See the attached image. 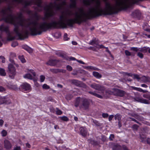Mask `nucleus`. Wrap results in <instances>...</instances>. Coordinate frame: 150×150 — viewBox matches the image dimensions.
Returning a JSON list of instances; mask_svg holds the SVG:
<instances>
[{
	"mask_svg": "<svg viewBox=\"0 0 150 150\" xmlns=\"http://www.w3.org/2000/svg\"><path fill=\"white\" fill-rule=\"evenodd\" d=\"M76 0H70L71 3L69 5H68L66 0H55L54 3L51 2L49 5L46 4L43 6L42 5L41 0H8V19H22L23 15L21 12L14 14L12 12L11 9L19 4L24 5V7L22 9V11L33 15V17L36 19H38V18L37 14L35 13L33 15V12L27 8L28 6L32 4H35L34 8L36 11H40L44 9L46 18L53 16L56 11H61L62 16L73 15L75 17V19L84 18L85 12L83 8H78L76 6Z\"/></svg>",
	"mask_w": 150,
	"mask_h": 150,
	"instance_id": "1",
	"label": "nucleus"
},
{
	"mask_svg": "<svg viewBox=\"0 0 150 150\" xmlns=\"http://www.w3.org/2000/svg\"><path fill=\"white\" fill-rule=\"evenodd\" d=\"M5 21L15 26L14 32L18 38L23 40L29 33L40 35L42 32L53 28H64L72 27L73 24L86 23L87 19H5Z\"/></svg>",
	"mask_w": 150,
	"mask_h": 150,
	"instance_id": "2",
	"label": "nucleus"
},
{
	"mask_svg": "<svg viewBox=\"0 0 150 150\" xmlns=\"http://www.w3.org/2000/svg\"><path fill=\"white\" fill-rule=\"evenodd\" d=\"M0 30L6 32L7 35V40L8 41L13 40L14 38L12 36V34L9 30L8 27L4 24L1 25L0 27Z\"/></svg>",
	"mask_w": 150,
	"mask_h": 150,
	"instance_id": "3",
	"label": "nucleus"
},
{
	"mask_svg": "<svg viewBox=\"0 0 150 150\" xmlns=\"http://www.w3.org/2000/svg\"><path fill=\"white\" fill-rule=\"evenodd\" d=\"M8 69L9 77L11 79H13L16 74L15 68L12 64H10L8 65Z\"/></svg>",
	"mask_w": 150,
	"mask_h": 150,
	"instance_id": "4",
	"label": "nucleus"
},
{
	"mask_svg": "<svg viewBox=\"0 0 150 150\" xmlns=\"http://www.w3.org/2000/svg\"><path fill=\"white\" fill-rule=\"evenodd\" d=\"M36 74L33 70H30L28 71V73L25 74L23 77L25 79L32 80L35 76Z\"/></svg>",
	"mask_w": 150,
	"mask_h": 150,
	"instance_id": "5",
	"label": "nucleus"
},
{
	"mask_svg": "<svg viewBox=\"0 0 150 150\" xmlns=\"http://www.w3.org/2000/svg\"><path fill=\"white\" fill-rule=\"evenodd\" d=\"M20 88L24 92H28L31 90L30 85L27 83H23L21 85Z\"/></svg>",
	"mask_w": 150,
	"mask_h": 150,
	"instance_id": "6",
	"label": "nucleus"
},
{
	"mask_svg": "<svg viewBox=\"0 0 150 150\" xmlns=\"http://www.w3.org/2000/svg\"><path fill=\"white\" fill-rule=\"evenodd\" d=\"M11 101L7 96L0 97V105L3 104H8L11 103Z\"/></svg>",
	"mask_w": 150,
	"mask_h": 150,
	"instance_id": "7",
	"label": "nucleus"
},
{
	"mask_svg": "<svg viewBox=\"0 0 150 150\" xmlns=\"http://www.w3.org/2000/svg\"><path fill=\"white\" fill-rule=\"evenodd\" d=\"M91 86L93 88L100 91L102 93H103V91L105 90V88L104 87L98 84H91Z\"/></svg>",
	"mask_w": 150,
	"mask_h": 150,
	"instance_id": "8",
	"label": "nucleus"
},
{
	"mask_svg": "<svg viewBox=\"0 0 150 150\" xmlns=\"http://www.w3.org/2000/svg\"><path fill=\"white\" fill-rule=\"evenodd\" d=\"M131 49L132 50L134 51H139L143 53H145L147 52V50L146 47L142 48H138L137 47H132L131 48Z\"/></svg>",
	"mask_w": 150,
	"mask_h": 150,
	"instance_id": "9",
	"label": "nucleus"
},
{
	"mask_svg": "<svg viewBox=\"0 0 150 150\" xmlns=\"http://www.w3.org/2000/svg\"><path fill=\"white\" fill-rule=\"evenodd\" d=\"M81 134L83 137H85L87 134V131L85 127H81L79 129Z\"/></svg>",
	"mask_w": 150,
	"mask_h": 150,
	"instance_id": "10",
	"label": "nucleus"
},
{
	"mask_svg": "<svg viewBox=\"0 0 150 150\" xmlns=\"http://www.w3.org/2000/svg\"><path fill=\"white\" fill-rule=\"evenodd\" d=\"M82 102L83 105L85 109L88 108L89 105V102L88 100L83 98Z\"/></svg>",
	"mask_w": 150,
	"mask_h": 150,
	"instance_id": "11",
	"label": "nucleus"
},
{
	"mask_svg": "<svg viewBox=\"0 0 150 150\" xmlns=\"http://www.w3.org/2000/svg\"><path fill=\"white\" fill-rule=\"evenodd\" d=\"M141 13L138 10H136L132 13V15L133 16L134 18H138L141 15Z\"/></svg>",
	"mask_w": 150,
	"mask_h": 150,
	"instance_id": "12",
	"label": "nucleus"
},
{
	"mask_svg": "<svg viewBox=\"0 0 150 150\" xmlns=\"http://www.w3.org/2000/svg\"><path fill=\"white\" fill-rule=\"evenodd\" d=\"M112 147L113 149L115 150H120V149L121 146L119 145L115 144L114 143H111Z\"/></svg>",
	"mask_w": 150,
	"mask_h": 150,
	"instance_id": "13",
	"label": "nucleus"
},
{
	"mask_svg": "<svg viewBox=\"0 0 150 150\" xmlns=\"http://www.w3.org/2000/svg\"><path fill=\"white\" fill-rule=\"evenodd\" d=\"M4 142V146L6 149H9L11 147V145L8 140H5Z\"/></svg>",
	"mask_w": 150,
	"mask_h": 150,
	"instance_id": "14",
	"label": "nucleus"
},
{
	"mask_svg": "<svg viewBox=\"0 0 150 150\" xmlns=\"http://www.w3.org/2000/svg\"><path fill=\"white\" fill-rule=\"evenodd\" d=\"M22 48L27 51L29 53H31L32 52V49L26 45H24L22 46Z\"/></svg>",
	"mask_w": 150,
	"mask_h": 150,
	"instance_id": "15",
	"label": "nucleus"
},
{
	"mask_svg": "<svg viewBox=\"0 0 150 150\" xmlns=\"http://www.w3.org/2000/svg\"><path fill=\"white\" fill-rule=\"evenodd\" d=\"M83 98H80L78 97L77 98L76 100L75 103V106L76 107H77L79 105V104L81 102H82L83 101Z\"/></svg>",
	"mask_w": 150,
	"mask_h": 150,
	"instance_id": "16",
	"label": "nucleus"
},
{
	"mask_svg": "<svg viewBox=\"0 0 150 150\" xmlns=\"http://www.w3.org/2000/svg\"><path fill=\"white\" fill-rule=\"evenodd\" d=\"M57 60H56L51 59L47 62V64L51 66H54L57 63Z\"/></svg>",
	"mask_w": 150,
	"mask_h": 150,
	"instance_id": "17",
	"label": "nucleus"
},
{
	"mask_svg": "<svg viewBox=\"0 0 150 150\" xmlns=\"http://www.w3.org/2000/svg\"><path fill=\"white\" fill-rule=\"evenodd\" d=\"M141 141L142 142L146 143V142L148 144H150V139L146 138V137H141Z\"/></svg>",
	"mask_w": 150,
	"mask_h": 150,
	"instance_id": "18",
	"label": "nucleus"
},
{
	"mask_svg": "<svg viewBox=\"0 0 150 150\" xmlns=\"http://www.w3.org/2000/svg\"><path fill=\"white\" fill-rule=\"evenodd\" d=\"M143 28L145 30L150 32V29L149 28V26L147 23H144L143 25Z\"/></svg>",
	"mask_w": 150,
	"mask_h": 150,
	"instance_id": "19",
	"label": "nucleus"
},
{
	"mask_svg": "<svg viewBox=\"0 0 150 150\" xmlns=\"http://www.w3.org/2000/svg\"><path fill=\"white\" fill-rule=\"evenodd\" d=\"M6 74L5 70L3 69L0 68V75L2 76H5Z\"/></svg>",
	"mask_w": 150,
	"mask_h": 150,
	"instance_id": "20",
	"label": "nucleus"
},
{
	"mask_svg": "<svg viewBox=\"0 0 150 150\" xmlns=\"http://www.w3.org/2000/svg\"><path fill=\"white\" fill-rule=\"evenodd\" d=\"M93 75L97 78H99L101 77V76L98 72L96 71L93 72Z\"/></svg>",
	"mask_w": 150,
	"mask_h": 150,
	"instance_id": "21",
	"label": "nucleus"
},
{
	"mask_svg": "<svg viewBox=\"0 0 150 150\" xmlns=\"http://www.w3.org/2000/svg\"><path fill=\"white\" fill-rule=\"evenodd\" d=\"M89 93L90 94H92L94 96H95L98 98H102V97L101 96L96 93L95 92H91V91H89Z\"/></svg>",
	"mask_w": 150,
	"mask_h": 150,
	"instance_id": "22",
	"label": "nucleus"
},
{
	"mask_svg": "<svg viewBox=\"0 0 150 150\" xmlns=\"http://www.w3.org/2000/svg\"><path fill=\"white\" fill-rule=\"evenodd\" d=\"M116 92L118 93V95L121 97L124 94V91L119 90H116Z\"/></svg>",
	"mask_w": 150,
	"mask_h": 150,
	"instance_id": "23",
	"label": "nucleus"
},
{
	"mask_svg": "<svg viewBox=\"0 0 150 150\" xmlns=\"http://www.w3.org/2000/svg\"><path fill=\"white\" fill-rule=\"evenodd\" d=\"M140 79L144 82H147L149 81L148 78L145 76H141Z\"/></svg>",
	"mask_w": 150,
	"mask_h": 150,
	"instance_id": "24",
	"label": "nucleus"
},
{
	"mask_svg": "<svg viewBox=\"0 0 150 150\" xmlns=\"http://www.w3.org/2000/svg\"><path fill=\"white\" fill-rule=\"evenodd\" d=\"M86 69L89 71L93 70H97V69L93 66H88L86 67Z\"/></svg>",
	"mask_w": 150,
	"mask_h": 150,
	"instance_id": "25",
	"label": "nucleus"
},
{
	"mask_svg": "<svg viewBox=\"0 0 150 150\" xmlns=\"http://www.w3.org/2000/svg\"><path fill=\"white\" fill-rule=\"evenodd\" d=\"M18 58L22 63L25 62V59L23 55L19 56Z\"/></svg>",
	"mask_w": 150,
	"mask_h": 150,
	"instance_id": "26",
	"label": "nucleus"
},
{
	"mask_svg": "<svg viewBox=\"0 0 150 150\" xmlns=\"http://www.w3.org/2000/svg\"><path fill=\"white\" fill-rule=\"evenodd\" d=\"M134 89L137 90L138 91H139L141 92H143V93L146 92L147 91L146 90H144L143 89H142V88H136L135 87L134 88Z\"/></svg>",
	"mask_w": 150,
	"mask_h": 150,
	"instance_id": "27",
	"label": "nucleus"
},
{
	"mask_svg": "<svg viewBox=\"0 0 150 150\" xmlns=\"http://www.w3.org/2000/svg\"><path fill=\"white\" fill-rule=\"evenodd\" d=\"M141 102L146 104H149V102L148 100L143 99L141 100Z\"/></svg>",
	"mask_w": 150,
	"mask_h": 150,
	"instance_id": "28",
	"label": "nucleus"
},
{
	"mask_svg": "<svg viewBox=\"0 0 150 150\" xmlns=\"http://www.w3.org/2000/svg\"><path fill=\"white\" fill-rule=\"evenodd\" d=\"M115 120H120L121 118V115L118 114H117L115 115Z\"/></svg>",
	"mask_w": 150,
	"mask_h": 150,
	"instance_id": "29",
	"label": "nucleus"
},
{
	"mask_svg": "<svg viewBox=\"0 0 150 150\" xmlns=\"http://www.w3.org/2000/svg\"><path fill=\"white\" fill-rule=\"evenodd\" d=\"M68 35L66 33H64V39L65 40H69V38L68 37Z\"/></svg>",
	"mask_w": 150,
	"mask_h": 150,
	"instance_id": "30",
	"label": "nucleus"
},
{
	"mask_svg": "<svg viewBox=\"0 0 150 150\" xmlns=\"http://www.w3.org/2000/svg\"><path fill=\"white\" fill-rule=\"evenodd\" d=\"M56 114L57 115H60L62 114V112L60 110L58 109L57 108L56 110Z\"/></svg>",
	"mask_w": 150,
	"mask_h": 150,
	"instance_id": "31",
	"label": "nucleus"
},
{
	"mask_svg": "<svg viewBox=\"0 0 150 150\" xmlns=\"http://www.w3.org/2000/svg\"><path fill=\"white\" fill-rule=\"evenodd\" d=\"M45 79V77L43 75H41L40 76V81L41 82H43L44 81Z\"/></svg>",
	"mask_w": 150,
	"mask_h": 150,
	"instance_id": "32",
	"label": "nucleus"
},
{
	"mask_svg": "<svg viewBox=\"0 0 150 150\" xmlns=\"http://www.w3.org/2000/svg\"><path fill=\"white\" fill-rule=\"evenodd\" d=\"M42 88L45 89H48L50 88V87L46 84H44L42 86Z\"/></svg>",
	"mask_w": 150,
	"mask_h": 150,
	"instance_id": "33",
	"label": "nucleus"
},
{
	"mask_svg": "<svg viewBox=\"0 0 150 150\" xmlns=\"http://www.w3.org/2000/svg\"><path fill=\"white\" fill-rule=\"evenodd\" d=\"M7 134L6 131L5 130H3L1 132L2 135L3 136H5Z\"/></svg>",
	"mask_w": 150,
	"mask_h": 150,
	"instance_id": "34",
	"label": "nucleus"
},
{
	"mask_svg": "<svg viewBox=\"0 0 150 150\" xmlns=\"http://www.w3.org/2000/svg\"><path fill=\"white\" fill-rule=\"evenodd\" d=\"M0 59L1 60L2 63H4L5 62V59L3 56H0Z\"/></svg>",
	"mask_w": 150,
	"mask_h": 150,
	"instance_id": "35",
	"label": "nucleus"
},
{
	"mask_svg": "<svg viewBox=\"0 0 150 150\" xmlns=\"http://www.w3.org/2000/svg\"><path fill=\"white\" fill-rule=\"evenodd\" d=\"M137 55L139 57H140L141 58H143V54L140 52H138L137 54Z\"/></svg>",
	"mask_w": 150,
	"mask_h": 150,
	"instance_id": "36",
	"label": "nucleus"
},
{
	"mask_svg": "<svg viewBox=\"0 0 150 150\" xmlns=\"http://www.w3.org/2000/svg\"><path fill=\"white\" fill-rule=\"evenodd\" d=\"M143 97L145 98H147L150 100V96L147 94H144Z\"/></svg>",
	"mask_w": 150,
	"mask_h": 150,
	"instance_id": "37",
	"label": "nucleus"
},
{
	"mask_svg": "<svg viewBox=\"0 0 150 150\" xmlns=\"http://www.w3.org/2000/svg\"><path fill=\"white\" fill-rule=\"evenodd\" d=\"M67 69L69 71H71L72 70V67L70 66L67 65Z\"/></svg>",
	"mask_w": 150,
	"mask_h": 150,
	"instance_id": "38",
	"label": "nucleus"
},
{
	"mask_svg": "<svg viewBox=\"0 0 150 150\" xmlns=\"http://www.w3.org/2000/svg\"><path fill=\"white\" fill-rule=\"evenodd\" d=\"M61 119L65 121H67L68 120V118L66 116H63L62 117Z\"/></svg>",
	"mask_w": 150,
	"mask_h": 150,
	"instance_id": "39",
	"label": "nucleus"
},
{
	"mask_svg": "<svg viewBox=\"0 0 150 150\" xmlns=\"http://www.w3.org/2000/svg\"><path fill=\"white\" fill-rule=\"evenodd\" d=\"M18 45V43L16 42H14L12 43L11 44V46L14 47Z\"/></svg>",
	"mask_w": 150,
	"mask_h": 150,
	"instance_id": "40",
	"label": "nucleus"
},
{
	"mask_svg": "<svg viewBox=\"0 0 150 150\" xmlns=\"http://www.w3.org/2000/svg\"><path fill=\"white\" fill-rule=\"evenodd\" d=\"M125 53L126 55L127 56H130L131 55L130 52L127 50L125 51Z\"/></svg>",
	"mask_w": 150,
	"mask_h": 150,
	"instance_id": "41",
	"label": "nucleus"
},
{
	"mask_svg": "<svg viewBox=\"0 0 150 150\" xmlns=\"http://www.w3.org/2000/svg\"><path fill=\"white\" fill-rule=\"evenodd\" d=\"M96 47L98 48H105L102 45H97Z\"/></svg>",
	"mask_w": 150,
	"mask_h": 150,
	"instance_id": "42",
	"label": "nucleus"
},
{
	"mask_svg": "<svg viewBox=\"0 0 150 150\" xmlns=\"http://www.w3.org/2000/svg\"><path fill=\"white\" fill-rule=\"evenodd\" d=\"M96 40L93 39L92 41L90 42V44L91 45H93L96 44Z\"/></svg>",
	"mask_w": 150,
	"mask_h": 150,
	"instance_id": "43",
	"label": "nucleus"
},
{
	"mask_svg": "<svg viewBox=\"0 0 150 150\" xmlns=\"http://www.w3.org/2000/svg\"><path fill=\"white\" fill-rule=\"evenodd\" d=\"M108 116V114L106 113H103L102 114V116L104 118L107 117Z\"/></svg>",
	"mask_w": 150,
	"mask_h": 150,
	"instance_id": "44",
	"label": "nucleus"
},
{
	"mask_svg": "<svg viewBox=\"0 0 150 150\" xmlns=\"http://www.w3.org/2000/svg\"><path fill=\"white\" fill-rule=\"evenodd\" d=\"M114 135H113L112 134H111L110 135V137H109L110 139L111 140H112V139L114 138Z\"/></svg>",
	"mask_w": 150,
	"mask_h": 150,
	"instance_id": "45",
	"label": "nucleus"
},
{
	"mask_svg": "<svg viewBox=\"0 0 150 150\" xmlns=\"http://www.w3.org/2000/svg\"><path fill=\"white\" fill-rule=\"evenodd\" d=\"M5 89L1 86H0V92H3L5 91Z\"/></svg>",
	"mask_w": 150,
	"mask_h": 150,
	"instance_id": "46",
	"label": "nucleus"
},
{
	"mask_svg": "<svg viewBox=\"0 0 150 150\" xmlns=\"http://www.w3.org/2000/svg\"><path fill=\"white\" fill-rule=\"evenodd\" d=\"M141 76H139L137 75H134V77L137 79H140Z\"/></svg>",
	"mask_w": 150,
	"mask_h": 150,
	"instance_id": "47",
	"label": "nucleus"
},
{
	"mask_svg": "<svg viewBox=\"0 0 150 150\" xmlns=\"http://www.w3.org/2000/svg\"><path fill=\"white\" fill-rule=\"evenodd\" d=\"M68 60L69 59L70 60H76L75 58L74 57H70L68 58V59H67Z\"/></svg>",
	"mask_w": 150,
	"mask_h": 150,
	"instance_id": "48",
	"label": "nucleus"
},
{
	"mask_svg": "<svg viewBox=\"0 0 150 150\" xmlns=\"http://www.w3.org/2000/svg\"><path fill=\"white\" fill-rule=\"evenodd\" d=\"M113 117H114L113 115H110L109 116V118H108L109 121H111L112 120V119Z\"/></svg>",
	"mask_w": 150,
	"mask_h": 150,
	"instance_id": "49",
	"label": "nucleus"
},
{
	"mask_svg": "<svg viewBox=\"0 0 150 150\" xmlns=\"http://www.w3.org/2000/svg\"><path fill=\"white\" fill-rule=\"evenodd\" d=\"M14 150H21L20 147L19 146H16L14 148Z\"/></svg>",
	"mask_w": 150,
	"mask_h": 150,
	"instance_id": "50",
	"label": "nucleus"
},
{
	"mask_svg": "<svg viewBox=\"0 0 150 150\" xmlns=\"http://www.w3.org/2000/svg\"><path fill=\"white\" fill-rule=\"evenodd\" d=\"M11 88H12L13 89L16 90L17 88V87H16V86H12L11 87Z\"/></svg>",
	"mask_w": 150,
	"mask_h": 150,
	"instance_id": "51",
	"label": "nucleus"
},
{
	"mask_svg": "<svg viewBox=\"0 0 150 150\" xmlns=\"http://www.w3.org/2000/svg\"><path fill=\"white\" fill-rule=\"evenodd\" d=\"M76 61L79 63H81L82 64H85V63L84 62H82V61H81V60H77Z\"/></svg>",
	"mask_w": 150,
	"mask_h": 150,
	"instance_id": "52",
	"label": "nucleus"
},
{
	"mask_svg": "<svg viewBox=\"0 0 150 150\" xmlns=\"http://www.w3.org/2000/svg\"><path fill=\"white\" fill-rule=\"evenodd\" d=\"M133 128H134L135 129H137V127H138V126L137 125H133Z\"/></svg>",
	"mask_w": 150,
	"mask_h": 150,
	"instance_id": "53",
	"label": "nucleus"
},
{
	"mask_svg": "<svg viewBox=\"0 0 150 150\" xmlns=\"http://www.w3.org/2000/svg\"><path fill=\"white\" fill-rule=\"evenodd\" d=\"M141 86L142 87H144L145 88H147V86L144 84H141Z\"/></svg>",
	"mask_w": 150,
	"mask_h": 150,
	"instance_id": "54",
	"label": "nucleus"
},
{
	"mask_svg": "<svg viewBox=\"0 0 150 150\" xmlns=\"http://www.w3.org/2000/svg\"><path fill=\"white\" fill-rule=\"evenodd\" d=\"M122 147H123V148L124 150H129V149H127V148L126 146H124V145Z\"/></svg>",
	"mask_w": 150,
	"mask_h": 150,
	"instance_id": "55",
	"label": "nucleus"
},
{
	"mask_svg": "<svg viewBox=\"0 0 150 150\" xmlns=\"http://www.w3.org/2000/svg\"><path fill=\"white\" fill-rule=\"evenodd\" d=\"M4 123L3 121L2 120H0V126H2Z\"/></svg>",
	"mask_w": 150,
	"mask_h": 150,
	"instance_id": "56",
	"label": "nucleus"
},
{
	"mask_svg": "<svg viewBox=\"0 0 150 150\" xmlns=\"http://www.w3.org/2000/svg\"><path fill=\"white\" fill-rule=\"evenodd\" d=\"M72 43L73 45H76L77 44V43L75 41H72Z\"/></svg>",
	"mask_w": 150,
	"mask_h": 150,
	"instance_id": "57",
	"label": "nucleus"
},
{
	"mask_svg": "<svg viewBox=\"0 0 150 150\" xmlns=\"http://www.w3.org/2000/svg\"><path fill=\"white\" fill-rule=\"evenodd\" d=\"M26 146L28 148H30V144L28 143L26 144Z\"/></svg>",
	"mask_w": 150,
	"mask_h": 150,
	"instance_id": "58",
	"label": "nucleus"
},
{
	"mask_svg": "<svg viewBox=\"0 0 150 150\" xmlns=\"http://www.w3.org/2000/svg\"><path fill=\"white\" fill-rule=\"evenodd\" d=\"M147 50H147H148L149 52L150 53V48H149V47L146 48V47Z\"/></svg>",
	"mask_w": 150,
	"mask_h": 150,
	"instance_id": "59",
	"label": "nucleus"
},
{
	"mask_svg": "<svg viewBox=\"0 0 150 150\" xmlns=\"http://www.w3.org/2000/svg\"><path fill=\"white\" fill-rule=\"evenodd\" d=\"M59 72H62L63 73H65L66 72V70H60Z\"/></svg>",
	"mask_w": 150,
	"mask_h": 150,
	"instance_id": "60",
	"label": "nucleus"
},
{
	"mask_svg": "<svg viewBox=\"0 0 150 150\" xmlns=\"http://www.w3.org/2000/svg\"><path fill=\"white\" fill-rule=\"evenodd\" d=\"M74 119L76 121H77L78 120V118L76 117H74Z\"/></svg>",
	"mask_w": 150,
	"mask_h": 150,
	"instance_id": "61",
	"label": "nucleus"
},
{
	"mask_svg": "<svg viewBox=\"0 0 150 150\" xmlns=\"http://www.w3.org/2000/svg\"><path fill=\"white\" fill-rule=\"evenodd\" d=\"M146 35L147 36L148 38H150V35Z\"/></svg>",
	"mask_w": 150,
	"mask_h": 150,
	"instance_id": "62",
	"label": "nucleus"
},
{
	"mask_svg": "<svg viewBox=\"0 0 150 150\" xmlns=\"http://www.w3.org/2000/svg\"><path fill=\"white\" fill-rule=\"evenodd\" d=\"M57 86L58 87H60V88H62V85H61L60 84H58L57 85Z\"/></svg>",
	"mask_w": 150,
	"mask_h": 150,
	"instance_id": "63",
	"label": "nucleus"
},
{
	"mask_svg": "<svg viewBox=\"0 0 150 150\" xmlns=\"http://www.w3.org/2000/svg\"><path fill=\"white\" fill-rule=\"evenodd\" d=\"M57 125H54V128L55 129H57Z\"/></svg>",
	"mask_w": 150,
	"mask_h": 150,
	"instance_id": "64",
	"label": "nucleus"
}]
</instances>
